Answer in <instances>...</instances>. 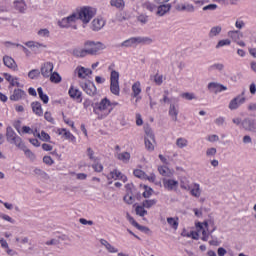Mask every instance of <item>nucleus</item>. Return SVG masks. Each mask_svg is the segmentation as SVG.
I'll use <instances>...</instances> for the list:
<instances>
[{"label":"nucleus","instance_id":"nucleus-1","mask_svg":"<svg viewBox=\"0 0 256 256\" xmlns=\"http://www.w3.org/2000/svg\"><path fill=\"white\" fill-rule=\"evenodd\" d=\"M96 13H97V10H95V8L84 6L80 9L77 15H78V19L82 21L83 27H85V25H87L89 21H91L95 17Z\"/></svg>","mask_w":256,"mask_h":256},{"label":"nucleus","instance_id":"nucleus-2","mask_svg":"<svg viewBox=\"0 0 256 256\" xmlns=\"http://www.w3.org/2000/svg\"><path fill=\"white\" fill-rule=\"evenodd\" d=\"M95 115H99V111H107L106 115H109L113 111V104L109 98L102 99L99 103L92 104Z\"/></svg>","mask_w":256,"mask_h":256},{"label":"nucleus","instance_id":"nucleus-3","mask_svg":"<svg viewBox=\"0 0 256 256\" xmlns=\"http://www.w3.org/2000/svg\"><path fill=\"white\" fill-rule=\"evenodd\" d=\"M84 47L87 55H97L99 51H102L103 49H105V44L101 42L88 40L84 43Z\"/></svg>","mask_w":256,"mask_h":256},{"label":"nucleus","instance_id":"nucleus-4","mask_svg":"<svg viewBox=\"0 0 256 256\" xmlns=\"http://www.w3.org/2000/svg\"><path fill=\"white\" fill-rule=\"evenodd\" d=\"M110 91L116 96H119L121 91L119 88V73L116 70H112L110 74Z\"/></svg>","mask_w":256,"mask_h":256},{"label":"nucleus","instance_id":"nucleus-5","mask_svg":"<svg viewBox=\"0 0 256 256\" xmlns=\"http://www.w3.org/2000/svg\"><path fill=\"white\" fill-rule=\"evenodd\" d=\"M80 87L86 92V95H89L90 97H95V95H97V87L91 80H88L87 82H80Z\"/></svg>","mask_w":256,"mask_h":256},{"label":"nucleus","instance_id":"nucleus-6","mask_svg":"<svg viewBox=\"0 0 256 256\" xmlns=\"http://www.w3.org/2000/svg\"><path fill=\"white\" fill-rule=\"evenodd\" d=\"M68 95L76 103H83V92H81L78 88H75L74 86H71L69 88Z\"/></svg>","mask_w":256,"mask_h":256},{"label":"nucleus","instance_id":"nucleus-7","mask_svg":"<svg viewBox=\"0 0 256 256\" xmlns=\"http://www.w3.org/2000/svg\"><path fill=\"white\" fill-rule=\"evenodd\" d=\"M53 69H54L53 62H45L42 64L40 68V73L42 77H44L45 79H49V77L53 73Z\"/></svg>","mask_w":256,"mask_h":256},{"label":"nucleus","instance_id":"nucleus-8","mask_svg":"<svg viewBox=\"0 0 256 256\" xmlns=\"http://www.w3.org/2000/svg\"><path fill=\"white\" fill-rule=\"evenodd\" d=\"M241 127H242V129H244L245 131H250V133H256V123H255V119L245 118V119L241 122Z\"/></svg>","mask_w":256,"mask_h":256},{"label":"nucleus","instance_id":"nucleus-9","mask_svg":"<svg viewBox=\"0 0 256 256\" xmlns=\"http://www.w3.org/2000/svg\"><path fill=\"white\" fill-rule=\"evenodd\" d=\"M162 183L166 191H177V187H179V181L173 179L164 178Z\"/></svg>","mask_w":256,"mask_h":256},{"label":"nucleus","instance_id":"nucleus-10","mask_svg":"<svg viewBox=\"0 0 256 256\" xmlns=\"http://www.w3.org/2000/svg\"><path fill=\"white\" fill-rule=\"evenodd\" d=\"M207 88L210 93H215V95H217V93H222V91H227V86L217 82H210Z\"/></svg>","mask_w":256,"mask_h":256},{"label":"nucleus","instance_id":"nucleus-11","mask_svg":"<svg viewBox=\"0 0 256 256\" xmlns=\"http://www.w3.org/2000/svg\"><path fill=\"white\" fill-rule=\"evenodd\" d=\"M245 101H246L245 97L238 95L230 101L228 107H229L230 111H235V110H237L238 107H241V105H243V103H245Z\"/></svg>","mask_w":256,"mask_h":256},{"label":"nucleus","instance_id":"nucleus-12","mask_svg":"<svg viewBox=\"0 0 256 256\" xmlns=\"http://www.w3.org/2000/svg\"><path fill=\"white\" fill-rule=\"evenodd\" d=\"M209 223H210L211 227H213V229L202 231V241H209V237H211V239H214L213 233H215V231H217V226H215V220H213V219H210Z\"/></svg>","mask_w":256,"mask_h":256},{"label":"nucleus","instance_id":"nucleus-13","mask_svg":"<svg viewBox=\"0 0 256 256\" xmlns=\"http://www.w3.org/2000/svg\"><path fill=\"white\" fill-rule=\"evenodd\" d=\"M75 73L78 75L79 79H85L86 77H89V75H93V70L83 66H78L75 69Z\"/></svg>","mask_w":256,"mask_h":256},{"label":"nucleus","instance_id":"nucleus-14","mask_svg":"<svg viewBox=\"0 0 256 256\" xmlns=\"http://www.w3.org/2000/svg\"><path fill=\"white\" fill-rule=\"evenodd\" d=\"M32 111L37 117H43V107L41 106V102L35 101L31 103Z\"/></svg>","mask_w":256,"mask_h":256},{"label":"nucleus","instance_id":"nucleus-15","mask_svg":"<svg viewBox=\"0 0 256 256\" xmlns=\"http://www.w3.org/2000/svg\"><path fill=\"white\" fill-rule=\"evenodd\" d=\"M103 27H105V20L97 18L92 21V31H101Z\"/></svg>","mask_w":256,"mask_h":256},{"label":"nucleus","instance_id":"nucleus-16","mask_svg":"<svg viewBox=\"0 0 256 256\" xmlns=\"http://www.w3.org/2000/svg\"><path fill=\"white\" fill-rule=\"evenodd\" d=\"M27 93L21 89H15L13 94L10 96V101H20V99L24 98Z\"/></svg>","mask_w":256,"mask_h":256},{"label":"nucleus","instance_id":"nucleus-17","mask_svg":"<svg viewBox=\"0 0 256 256\" xmlns=\"http://www.w3.org/2000/svg\"><path fill=\"white\" fill-rule=\"evenodd\" d=\"M8 143L10 145H16L18 149L24 148L25 143H23V139L19 137L18 135L14 136L12 139L8 140Z\"/></svg>","mask_w":256,"mask_h":256},{"label":"nucleus","instance_id":"nucleus-18","mask_svg":"<svg viewBox=\"0 0 256 256\" xmlns=\"http://www.w3.org/2000/svg\"><path fill=\"white\" fill-rule=\"evenodd\" d=\"M101 245L107 249L108 253H119V249L115 248L111 243L105 239H100Z\"/></svg>","mask_w":256,"mask_h":256},{"label":"nucleus","instance_id":"nucleus-19","mask_svg":"<svg viewBox=\"0 0 256 256\" xmlns=\"http://www.w3.org/2000/svg\"><path fill=\"white\" fill-rule=\"evenodd\" d=\"M169 11H171V4H160V6H158L157 15L163 17V15L169 13Z\"/></svg>","mask_w":256,"mask_h":256},{"label":"nucleus","instance_id":"nucleus-20","mask_svg":"<svg viewBox=\"0 0 256 256\" xmlns=\"http://www.w3.org/2000/svg\"><path fill=\"white\" fill-rule=\"evenodd\" d=\"M3 63L8 69H15L17 67V63H15V60L11 56H4Z\"/></svg>","mask_w":256,"mask_h":256},{"label":"nucleus","instance_id":"nucleus-21","mask_svg":"<svg viewBox=\"0 0 256 256\" xmlns=\"http://www.w3.org/2000/svg\"><path fill=\"white\" fill-rule=\"evenodd\" d=\"M167 223L172 229H174V231H177V229H179V217H168Z\"/></svg>","mask_w":256,"mask_h":256},{"label":"nucleus","instance_id":"nucleus-22","mask_svg":"<svg viewBox=\"0 0 256 256\" xmlns=\"http://www.w3.org/2000/svg\"><path fill=\"white\" fill-rule=\"evenodd\" d=\"M221 31H223V28L221 26H214L210 29L208 37L210 39H213V37H217V35H220Z\"/></svg>","mask_w":256,"mask_h":256},{"label":"nucleus","instance_id":"nucleus-23","mask_svg":"<svg viewBox=\"0 0 256 256\" xmlns=\"http://www.w3.org/2000/svg\"><path fill=\"white\" fill-rule=\"evenodd\" d=\"M228 37H230V39H232L234 41V43H237L239 41V39H241V37H243V35L241 34V32L239 30H233V31L228 32Z\"/></svg>","mask_w":256,"mask_h":256},{"label":"nucleus","instance_id":"nucleus-24","mask_svg":"<svg viewBox=\"0 0 256 256\" xmlns=\"http://www.w3.org/2000/svg\"><path fill=\"white\" fill-rule=\"evenodd\" d=\"M137 37H132L130 39L125 40L120 44V47H133V45H137Z\"/></svg>","mask_w":256,"mask_h":256},{"label":"nucleus","instance_id":"nucleus-25","mask_svg":"<svg viewBox=\"0 0 256 256\" xmlns=\"http://www.w3.org/2000/svg\"><path fill=\"white\" fill-rule=\"evenodd\" d=\"M141 93V82H135L132 85V97H139Z\"/></svg>","mask_w":256,"mask_h":256},{"label":"nucleus","instance_id":"nucleus-26","mask_svg":"<svg viewBox=\"0 0 256 256\" xmlns=\"http://www.w3.org/2000/svg\"><path fill=\"white\" fill-rule=\"evenodd\" d=\"M169 115L172 120L177 121V115H179V110L175 107V104H170Z\"/></svg>","mask_w":256,"mask_h":256},{"label":"nucleus","instance_id":"nucleus-27","mask_svg":"<svg viewBox=\"0 0 256 256\" xmlns=\"http://www.w3.org/2000/svg\"><path fill=\"white\" fill-rule=\"evenodd\" d=\"M117 159L119 161H123V163H129V159H131V154L129 152H122L117 154Z\"/></svg>","mask_w":256,"mask_h":256},{"label":"nucleus","instance_id":"nucleus-28","mask_svg":"<svg viewBox=\"0 0 256 256\" xmlns=\"http://www.w3.org/2000/svg\"><path fill=\"white\" fill-rule=\"evenodd\" d=\"M111 7H116V9H124L125 8V0H111Z\"/></svg>","mask_w":256,"mask_h":256},{"label":"nucleus","instance_id":"nucleus-29","mask_svg":"<svg viewBox=\"0 0 256 256\" xmlns=\"http://www.w3.org/2000/svg\"><path fill=\"white\" fill-rule=\"evenodd\" d=\"M72 55L74 57H87V50L85 49H79V48H75L72 51Z\"/></svg>","mask_w":256,"mask_h":256},{"label":"nucleus","instance_id":"nucleus-30","mask_svg":"<svg viewBox=\"0 0 256 256\" xmlns=\"http://www.w3.org/2000/svg\"><path fill=\"white\" fill-rule=\"evenodd\" d=\"M20 149L24 151V155H26L28 159H30L31 161H35L36 159L35 153H33L30 149H28L25 144H24V147Z\"/></svg>","mask_w":256,"mask_h":256},{"label":"nucleus","instance_id":"nucleus-31","mask_svg":"<svg viewBox=\"0 0 256 256\" xmlns=\"http://www.w3.org/2000/svg\"><path fill=\"white\" fill-rule=\"evenodd\" d=\"M142 205L145 209H151V207L157 205V199H146L142 202Z\"/></svg>","mask_w":256,"mask_h":256},{"label":"nucleus","instance_id":"nucleus-32","mask_svg":"<svg viewBox=\"0 0 256 256\" xmlns=\"http://www.w3.org/2000/svg\"><path fill=\"white\" fill-rule=\"evenodd\" d=\"M15 8L17 9V11H19L20 13H25V8L27 7V4H25V2L23 0L21 1H15Z\"/></svg>","mask_w":256,"mask_h":256},{"label":"nucleus","instance_id":"nucleus-33","mask_svg":"<svg viewBox=\"0 0 256 256\" xmlns=\"http://www.w3.org/2000/svg\"><path fill=\"white\" fill-rule=\"evenodd\" d=\"M190 195L197 198L201 197V188L199 187V184H194V188L190 190Z\"/></svg>","mask_w":256,"mask_h":256},{"label":"nucleus","instance_id":"nucleus-34","mask_svg":"<svg viewBox=\"0 0 256 256\" xmlns=\"http://www.w3.org/2000/svg\"><path fill=\"white\" fill-rule=\"evenodd\" d=\"M36 137H38L42 141H45L46 143H49L51 140V136H49V134H47V132H45L43 130L41 131V133H37Z\"/></svg>","mask_w":256,"mask_h":256},{"label":"nucleus","instance_id":"nucleus-35","mask_svg":"<svg viewBox=\"0 0 256 256\" xmlns=\"http://www.w3.org/2000/svg\"><path fill=\"white\" fill-rule=\"evenodd\" d=\"M34 173L35 175H38V177H40L41 179H45L46 181L49 179V174L39 168H35Z\"/></svg>","mask_w":256,"mask_h":256},{"label":"nucleus","instance_id":"nucleus-36","mask_svg":"<svg viewBox=\"0 0 256 256\" xmlns=\"http://www.w3.org/2000/svg\"><path fill=\"white\" fill-rule=\"evenodd\" d=\"M137 43H142L143 45H151L153 43V39L150 37H136Z\"/></svg>","mask_w":256,"mask_h":256},{"label":"nucleus","instance_id":"nucleus-37","mask_svg":"<svg viewBox=\"0 0 256 256\" xmlns=\"http://www.w3.org/2000/svg\"><path fill=\"white\" fill-rule=\"evenodd\" d=\"M182 99H185L186 101H193V99H197V96H195V93L191 92H184L180 95Z\"/></svg>","mask_w":256,"mask_h":256},{"label":"nucleus","instance_id":"nucleus-38","mask_svg":"<svg viewBox=\"0 0 256 256\" xmlns=\"http://www.w3.org/2000/svg\"><path fill=\"white\" fill-rule=\"evenodd\" d=\"M16 135H17V133H15V130H13V128L11 126H8L6 128V139H7V141H9L10 139H13Z\"/></svg>","mask_w":256,"mask_h":256},{"label":"nucleus","instance_id":"nucleus-39","mask_svg":"<svg viewBox=\"0 0 256 256\" xmlns=\"http://www.w3.org/2000/svg\"><path fill=\"white\" fill-rule=\"evenodd\" d=\"M223 69H225V65L221 64V63H215L212 64L211 66H209L208 71H223Z\"/></svg>","mask_w":256,"mask_h":256},{"label":"nucleus","instance_id":"nucleus-40","mask_svg":"<svg viewBox=\"0 0 256 256\" xmlns=\"http://www.w3.org/2000/svg\"><path fill=\"white\" fill-rule=\"evenodd\" d=\"M121 172H119V170L115 169L113 171L110 172V174L107 176L108 181L111 179H119L121 177Z\"/></svg>","mask_w":256,"mask_h":256},{"label":"nucleus","instance_id":"nucleus-41","mask_svg":"<svg viewBox=\"0 0 256 256\" xmlns=\"http://www.w3.org/2000/svg\"><path fill=\"white\" fill-rule=\"evenodd\" d=\"M144 192L142 194V196L144 197V199H149V197H151V195H153V188L144 185Z\"/></svg>","mask_w":256,"mask_h":256},{"label":"nucleus","instance_id":"nucleus-42","mask_svg":"<svg viewBox=\"0 0 256 256\" xmlns=\"http://www.w3.org/2000/svg\"><path fill=\"white\" fill-rule=\"evenodd\" d=\"M145 134V138L151 139V141L155 142V134L153 133L151 127H145Z\"/></svg>","mask_w":256,"mask_h":256},{"label":"nucleus","instance_id":"nucleus-43","mask_svg":"<svg viewBox=\"0 0 256 256\" xmlns=\"http://www.w3.org/2000/svg\"><path fill=\"white\" fill-rule=\"evenodd\" d=\"M135 211L136 215H139V217H145V215H147V210H145L143 204L141 206H137Z\"/></svg>","mask_w":256,"mask_h":256},{"label":"nucleus","instance_id":"nucleus-44","mask_svg":"<svg viewBox=\"0 0 256 256\" xmlns=\"http://www.w3.org/2000/svg\"><path fill=\"white\" fill-rule=\"evenodd\" d=\"M133 175L138 179H147V174L143 170L136 169L134 170Z\"/></svg>","mask_w":256,"mask_h":256},{"label":"nucleus","instance_id":"nucleus-45","mask_svg":"<svg viewBox=\"0 0 256 256\" xmlns=\"http://www.w3.org/2000/svg\"><path fill=\"white\" fill-rule=\"evenodd\" d=\"M50 81L51 83H61V75L57 72L50 74Z\"/></svg>","mask_w":256,"mask_h":256},{"label":"nucleus","instance_id":"nucleus-46","mask_svg":"<svg viewBox=\"0 0 256 256\" xmlns=\"http://www.w3.org/2000/svg\"><path fill=\"white\" fill-rule=\"evenodd\" d=\"M153 140L151 138H144L145 147L148 151H154L155 146H153Z\"/></svg>","mask_w":256,"mask_h":256},{"label":"nucleus","instance_id":"nucleus-47","mask_svg":"<svg viewBox=\"0 0 256 256\" xmlns=\"http://www.w3.org/2000/svg\"><path fill=\"white\" fill-rule=\"evenodd\" d=\"M37 35H38L39 37L47 38V37H50L51 32L49 31V29L43 28V29H40V30L37 32Z\"/></svg>","mask_w":256,"mask_h":256},{"label":"nucleus","instance_id":"nucleus-48","mask_svg":"<svg viewBox=\"0 0 256 256\" xmlns=\"http://www.w3.org/2000/svg\"><path fill=\"white\" fill-rule=\"evenodd\" d=\"M229 45H231V40L229 39L220 40L216 45V49H221V47H226Z\"/></svg>","mask_w":256,"mask_h":256},{"label":"nucleus","instance_id":"nucleus-49","mask_svg":"<svg viewBox=\"0 0 256 256\" xmlns=\"http://www.w3.org/2000/svg\"><path fill=\"white\" fill-rule=\"evenodd\" d=\"M5 47H9V45H13L14 47H21L24 51V53H28L29 49H27L25 46L21 45V44H15L11 41H6L4 42Z\"/></svg>","mask_w":256,"mask_h":256},{"label":"nucleus","instance_id":"nucleus-50","mask_svg":"<svg viewBox=\"0 0 256 256\" xmlns=\"http://www.w3.org/2000/svg\"><path fill=\"white\" fill-rule=\"evenodd\" d=\"M176 145L179 149H183V147H187V139L185 138H178L176 140Z\"/></svg>","mask_w":256,"mask_h":256},{"label":"nucleus","instance_id":"nucleus-51","mask_svg":"<svg viewBox=\"0 0 256 256\" xmlns=\"http://www.w3.org/2000/svg\"><path fill=\"white\" fill-rule=\"evenodd\" d=\"M143 7H144V9H147L151 13H153L155 11V9H157V6H155V4H153L151 2H145L143 4Z\"/></svg>","mask_w":256,"mask_h":256},{"label":"nucleus","instance_id":"nucleus-52","mask_svg":"<svg viewBox=\"0 0 256 256\" xmlns=\"http://www.w3.org/2000/svg\"><path fill=\"white\" fill-rule=\"evenodd\" d=\"M92 168L96 173H101L103 171V165L97 161H94V164H92Z\"/></svg>","mask_w":256,"mask_h":256},{"label":"nucleus","instance_id":"nucleus-53","mask_svg":"<svg viewBox=\"0 0 256 256\" xmlns=\"http://www.w3.org/2000/svg\"><path fill=\"white\" fill-rule=\"evenodd\" d=\"M39 75H41L39 69H33L28 73V77L30 79H36V77H39Z\"/></svg>","mask_w":256,"mask_h":256},{"label":"nucleus","instance_id":"nucleus-54","mask_svg":"<svg viewBox=\"0 0 256 256\" xmlns=\"http://www.w3.org/2000/svg\"><path fill=\"white\" fill-rule=\"evenodd\" d=\"M182 9H184V11H186L187 13H195V6H193V4H184V6H182Z\"/></svg>","mask_w":256,"mask_h":256},{"label":"nucleus","instance_id":"nucleus-55","mask_svg":"<svg viewBox=\"0 0 256 256\" xmlns=\"http://www.w3.org/2000/svg\"><path fill=\"white\" fill-rule=\"evenodd\" d=\"M180 187H181V189H184L185 191H191V186L189 185V182L187 180H181Z\"/></svg>","mask_w":256,"mask_h":256},{"label":"nucleus","instance_id":"nucleus-56","mask_svg":"<svg viewBox=\"0 0 256 256\" xmlns=\"http://www.w3.org/2000/svg\"><path fill=\"white\" fill-rule=\"evenodd\" d=\"M133 193H127L125 196H124V201L125 203H127L128 205H133Z\"/></svg>","mask_w":256,"mask_h":256},{"label":"nucleus","instance_id":"nucleus-57","mask_svg":"<svg viewBox=\"0 0 256 256\" xmlns=\"http://www.w3.org/2000/svg\"><path fill=\"white\" fill-rule=\"evenodd\" d=\"M69 25H71V23H75V21L79 20V17L77 15V13H73L72 15L66 17Z\"/></svg>","mask_w":256,"mask_h":256},{"label":"nucleus","instance_id":"nucleus-58","mask_svg":"<svg viewBox=\"0 0 256 256\" xmlns=\"http://www.w3.org/2000/svg\"><path fill=\"white\" fill-rule=\"evenodd\" d=\"M87 156L91 161H97V158H95V151H93L92 148H87Z\"/></svg>","mask_w":256,"mask_h":256},{"label":"nucleus","instance_id":"nucleus-59","mask_svg":"<svg viewBox=\"0 0 256 256\" xmlns=\"http://www.w3.org/2000/svg\"><path fill=\"white\" fill-rule=\"evenodd\" d=\"M0 218L3 219L4 221H8V223L15 224V219L11 218L7 214H0Z\"/></svg>","mask_w":256,"mask_h":256},{"label":"nucleus","instance_id":"nucleus-60","mask_svg":"<svg viewBox=\"0 0 256 256\" xmlns=\"http://www.w3.org/2000/svg\"><path fill=\"white\" fill-rule=\"evenodd\" d=\"M206 155L207 157H215V155H217V148H208Z\"/></svg>","mask_w":256,"mask_h":256},{"label":"nucleus","instance_id":"nucleus-61","mask_svg":"<svg viewBox=\"0 0 256 256\" xmlns=\"http://www.w3.org/2000/svg\"><path fill=\"white\" fill-rule=\"evenodd\" d=\"M58 25L59 27H62L63 29L69 27V22L67 20V18H63L62 20L58 21Z\"/></svg>","mask_w":256,"mask_h":256},{"label":"nucleus","instance_id":"nucleus-62","mask_svg":"<svg viewBox=\"0 0 256 256\" xmlns=\"http://www.w3.org/2000/svg\"><path fill=\"white\" fill-rule=\"evenodd\" d=\"M136 229L138 231H142L143 233H149L150 229L146 226H141V224H135Z\"/></svg>","mask_w":256,"mask_h":256},{"label":"nucleus","instance_id":"nucleus-63","mask_svg":"<svg viewBox=\"0 0 256 256\" xmlns=\"http://www.w3.org/2000/svg\"><path fill=\"white\" fill-rule=\"evenodd\" d=\"M43 163H45L46 165H53L55 161H53V158H51V156H44Z\"/></svg>","mask_w":256,"mask_h":256},{"label":"nucleus","instance_id":"nucleus-64","mask_svg":"<svg viewBox=\"0 0 256 256\" xmlns=\"http://www.w3.org/2000/svg\"><path fill=\"white\" fill-rule=\"evenodd\" d=\"M186 237H191L195 241H199V232L191 231L190 234H187Z\"/></svg>","mask_w":256,"mask_h":256}]
</instances>
